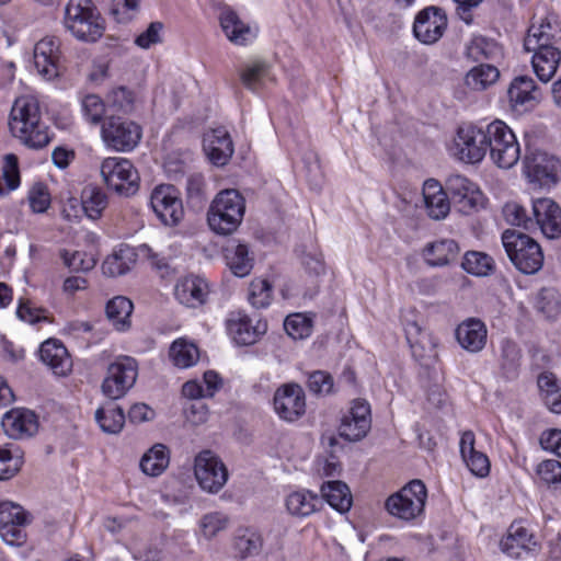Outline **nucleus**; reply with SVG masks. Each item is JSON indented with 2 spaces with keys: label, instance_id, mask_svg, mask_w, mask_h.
Here are the masks:
<instances>
[{
  "label": "nucleus",
  "instance_id": "nucleus-25",
  "mask_svg": "<svg viewBox=\"0 0 561 561\" xmlns=\"http://www.w3.org/2000/svg\"><path fill=\"white\" fill-rule=\"evenodd\" d=\"M508 100L516 111H530L542 100V92L527 76L515 78L508 88Z\"/></svg>",
  "mask_w": 561,
  "mask_h": 561
},
{
  "label": "nucleus",
  "instance_id": "nucleus-45",
  "mask_svg": "<svg viewBox=\"0 0 561 561\" xmlns=\"http://www.w3.org/2000/svg\"><path fill=\"white\" fill-rule=\"evenodd\" d=\"M133 309V302L128 298L116 296L106 304L105 312L116 330L125 331L130 327Z\"/></svg>",
  "mask_w": 561,
  "mask_h": 561
},
{
  "label": "nucleus",
  "instance_id": "nucleus-35",
  "mask_svg": "<svg viewBox=\"0 0 561 561\" xmlns=\"http://www.w3.org/2000/svg\"><path fill=\"white\" fill-rule=\"evenodd\" d=\"M319 503L318 495L306 489L291 491L284 499L287 513L297 518L313 514Z\"/></svg>",
  "mask_w": 561,
  "mask_h": 561
},
{
  "label": "nucleus",
  "instance_id": "nucleus-20",
  "mask_svg": "<svg viewBox=\"0 0 561 561\" xmlns=\"http://www.w3.org/2000/svg\"><path fill=\"white\" fill-rule=\"evenodd\" d=\"M274 409L285 421H295L306 411L305 393L300 386L288 383L279 387L274 394Z\"/></svg>",
  "mask_w": 561,
  "mask_h": 561
},
{
  "label": "nucleus",
  "instance_id": "nucleus-29",
  "mask_svg": "<svg viewBox=\"0 0 561 561\" xmlns=\"http://www.w3.org/2000/svg\"><path fill=\"white\" fill-rule=\"evenodd\" d=\"M456 339L459 345L467 352L479 353L486 345V325L480 319L468 318L457 327Z\"/></svg>",
  "mask_w": 561,
  "mask_h": 561
},
{
  "label": "nucleus",
  "instance_id": "nucleus-8",
  "mask_svg": "<svg viewBox=\"0 0 561 561\" xmlns=\"http://www.w3.org/2000/svg\"><path fill=\"white\" fill-rule=\"evenodd\" d=\"M453 154L465 163H479L488 151L486 126L462 124L457 128Z\"/></svg>",
  "mask_w": 561,
  "mask_h": 561
},
{
  "label": "nucleus",
  "instance_id": "nucleus-19",
  "mask_svg": "<svg viewBox=\"0 0 561 561\" xmlns=\"http://www.w3.org/2000/svg\"><path fill=\"white\" fill-rule=\"evenodd\" d=\"M527 176L541 186L556 184L561 176V161L547 152H536L525 160Z\"/></svg>",
  "mask_w": 561,
  "mask_h": 561
},
{
  "label": "nucleus",
  "instance_id": "nucleus-34",
  "mask_svg": "<svg viewBox=\"0 0 561 561\" xmlns=\"http://www.w3.org/2000/svg\"><path fill=\"white\" fill-rule=\"evenodd\" d=\"M531 57V66L537 78L543 82H549L556 75L560 60V50L552 47H541V49L534 50Z\"/></svg>",
  "mask_w": 561,
  "mask_h": 561
},
{
  "label": "nucleus",
  "instance_id": "nucleus-22",
  "mask_svg": "<svg viewBox=\"0 0 561 561\" xmlns=\"http://www.w3.org/2000/svg\"><path fill=\"white\" fill-rule=\"evenodd\" d=\"M203 149L208 160L216 167L226 165L234 152L233 141L225 127L206 131L203 139Z\"/></svg>",
  "mask_w": 561,
  "mask_h": 561
},
{
  "label": "nucleus",
  "instance_id": "nucleus-44",
  "mask_svg": "<svg viewBox=\"0 0 561 561\" xmlns=\"http://www.w3.org/2000/svg\"><path fill=\"white\" fill-rule=\"evenodd\" d=\"M321 494L329 505L340 513L347 512L352 506L351 491L341 481H328L321 486Z\"/></svg>",
  "mask_w": 561,
  "mask_h": 561
},
{
  "label": "nucleus",
  "instance_id": "nucleus-27",
  "mask_svg": "<svg viewBox=\"0 0 561 561\" xmlns=\"http://www.w3.org/2000/svg\"><path fill=\"white\" fill-rule=\"evenodd\" d=\"M209 294V285L206 279L199 276H186L178 280L174 287L176 300L191 308L205 304Z\"/></svg>",
  "mask_w": 561,
  "mask_h": 561
},
{
  "label": "nucleus",
  "instance_id": "nucleus-2",
  "mask_svg": "<svg viewBox=\"0 0 561 561\" xmlns=\"http://www.w3.org/2000/svg\"><path fill=\"white\" fill-rule=\"evenodd\" d=\"M64 26L76 39L95 43L104 34L105 21L92 0H69L65 8Z\"/></svg>",
  "mask_w": 561,
  "mask_h": 561
},
{
  "label": "nucleus",
  "instance_id": "nucleus-17",
  "mask_svg": "<svg viewBox=\"0 0 561 561\" xmlns=\"http://www.w3.org/2000/svg\"><path fill=\"white\" fill-rule=\"evenodd\" d=\"M446 187L463 213L476 211L484 206L483 193L463 175H449Z\"/></svg>",
  "mask_w": 561,
  "mask_h": 561
},
{
  "label": "nucleus",
  "instance_id": "nucleus-23",
  "mask_svg": "<svg viewBox=\"0 0 561 561\" xmlns=\"http://www.w3.org/2000/svg\"><path fill=\"white\" fill-rule=\"evenodd\" d=\"M534 229L540 231L549 239L561 234V209L550 198H539L533 203Z\"/></svg>",
  "mask_w": 561,
  "mask_h": 561
},
{
  "label": "nucleus",
  "instance_id": "nucleus-40",
  "mask_svg": "<svg viewBox=\"0 0 561 561\" xmlns=\"http://www.w3.org/2000/svg\"><path fill=\"white\" fill-rule=\"evenodd\" d=\"M500 78L497 67L490 64H480L471 68L465 76V85L476 92L485 91L496 83Z\"/></svg>",
  "mask_w": 561,
  "mask_h": 561
},
{
  "label": "nucleus",
  "instance_id": "nucleus-59",
  "mask_svg": "<svg viewBox=\"0 0 561 561\" xmlns=\"http://www.w3.org/2000/svg\"><path fill=\"white\" fill-rule=\"evenodd\" d=\"M139 0H112L111 13L119 23L130 21L138 11Z\"/></svg>",
  "mask_w": 561,
  "mask_h": 561
},
{
  "label": "nucleus",
  "instance_id": "nucleus-30",
  "mask_svg": "<svg viewBox=\"0 0 561 561\" xmlns=\"http://www.w3.org/2000/svg\"><path fill=\"white\" fill-rule=\"evenodd\" d=\"M68 204L73 214L65 207V217H78L79 210L82 209L89 218L98 219L107 205V197L100 188L87 187L82 192L81 204L77 198H70Z\"/></svg>",
  "mask_w": 561,
  "mask_h": 561
},
{
  "label": "nucleus",
  "instance_id": "nucleus-33",
  "mask_svg": "<svg viewBox=\"0 0 561 561\" xmlns=\"http://www.w3.org/2000/svg\"><path fill=\"white\" fill-rule=\"evenodd\" d=\"M39 357L55 375L65 376L71 370L72 360L67 348L58 340L45 341L41 345Z\"/></svg>",
  "mask_w": 561,
  "mask_h": 561
},
{
  "label": "nucleus",
  "instance_id": "nucleus-56",
  "mask_svg": "<svg viewBox=\"0 0 561 561\" xmlns=\"http://www.w3.org/2000/svg\"><path fill=\"white\" fill-rule=\"evenodd\" d=\"M550 25H531L524 41V47L527 51L541 49V47H552L550 41Z\"/></svg>",
  "mask_w": 561,
  "mask_h": 561
},
{
  "label": "nucleus",
  "instance_id": "nucleus-58",
  "mask_svg": "<svg viewBox=\"0 0 561 561\" xmlns=\"http://www.w3.org/2000/svg\"><path fill=\"white\" fill-rule=\"evenodd\" d=\"M21 465L22 457L18 449L12 451L7 448H0V480L10 479L20 470Z\"/></svg>",
  "mask_w": 561,
  "mask_h": 561
},
{
  "label": "nucleus",
  "instance_id": "nucleus-46",
  "mask_svg": "<svg viewBox=\"0 0 561 561\" xmlns=\"http://www.w3.org/2000/svg\"><path fill=\"white\" fill-rule=\"evenodd\" d=\"M95 420L103 432L117 434L125 424V414L119 407L107 404L96 410Z\"/></svg>",
  "mask_w": 561,
  "mask_h": 561
},
{
  "label": "nucleus",
  "instance_id": "nucleus-54",
  "mask_svg": "<svg viewBox=\"0 0 561 561\" xmlns=\"http://www.w3.org/2000/svg\"><path fill=\"white\" fill-rule=\"evenodd\" d=\"M59 255L65 266L72 272H88L96 264L93 255L81 251L70 252L69 250L64 249L60 251Z\"/></svg>",
  "mask_w": 561,
  "mask_h": 561
},
{
  "label": "nucleus",
  "instance_id": "nucleus-62",
  "mask_svg": "<svg viewBox=\"0 0 561 561\" xmlns=\"http://www.w3.org/2000/svg\"><path fill=\"white\" fill-rule=\"evenodd\" d=\"M16 316L20 320L30 324L46 320L43 309L36 308L30 300L22 298L19 300Z\"/></svg>",
  "mask_w": 561,
  "mask_h": 561
},
{
  "label": "nucleus",
  "instance_id": "nucleus-5",
  "mask_svg": "<svg viewBox=\"0 0 561 561\" xmlns=\"http://www.w3.org/2000/svg\"><path fill=\"white\" fill-rule=\"evenodd\" d=\"M488 150L491 160L500 168L510 169L520 158V147L513 130L502 121L486 125Z\"/></svg>",
  "mask_w": 561,
  "mask_h": 561
},
{
  "label": "nucleus",
  "instance_id": "nucleus-16",
  "mask_svg": "<svg viewBox=\"0 0 561 561\" xmlns=\"http://www.w3.org/2000/svg\"><path fill=\"white\" fill-rule=\"evenodd\" d=\"M226 330L230 339L238 345L254 344L267 330L265 321L252 319L242 311H232L226 319Z\"/></svg>",
  "mask_w": 561,
  "mask_h": 561
},
{
  "label": "nucleus",
  "instance_id": "nucleus-49",
  "mask_svg": "<svg viewBox=\"0 0 561 561\" xmlns=\"http://www.w3.org/2000/svg\"><path fill=\"white\" fill-rule=\"evenodd\" d=\"M273 299V286L265 278H255L249 285L248 300L257 309L266 308Z\"/></svg>",
  "mask_w": 561,
  "mask_h": 561
},
{
  "label": "nucleus",
  "instance_id": "nucleus-57",
  "mask_svg": "<svg viewBox=\"0 0 561 561\" xmlns=\"http://www.w3.org/2000/svg\"><path fill=\"white\" fill-rule=\"evenodd\" d=\"M27 199L33 213H45L50 206V194L44 183L37 182L28 191Z\"/></svg>",
  "mask_w": 561,
  "mask_h": 561
},
{
  "label": "nucleus",
  "instance_id": "nucleus-3",
  "mask_svg": "<svg viewBox=\"0 0 561 561\" xmlns=\"http://www.w3.org/2000/svg\"><path fill=\"white\" fill-rule=\"evenodd\" d=\"M244 211L245 202L242 195L233 188L222 190L209 206L208 226L217 234H231L242 222Z\"/></svg>",
  "mask_w": 561,
  "mask_h": 561
},
{
  "label": "nucleus",
  "instance_id": "nucleus-18",
  "mask_svg": "<svg viewBox=\"0 0 561 561\" xmlns=\"http://www.w3.org/2000/svg\"><path fill=\"white\" fill-rule=\"evenodd\" d=\"M219 23L228 41L238 46L252 44L259 35V26L256 24L243 21L230 8L221 10Z\"/></svg>",
  "mask_w": 561,
  "mask_h": 561
},
{
  "label": "nucleus",
  "instance_id": "nucleus-41",
  "mask_svg": "<svg viewBox=\"0 0 561 561\" xmlns=\"http://www.w3.org/2000/svg\"><path fill=\"white\" fill-rule=\"evenodd\" d=\"M466 56L472 61L500 60L503 58V48L495 41L483 36H474L466 46Z\"/></svg>",
  "mask_w": 561,
  "mask_h": 561
},
{
  "label": "nucleus",
  "instance_id": "nucleus-21",
  "mask_svg": "<svg viewBox=\"0 0 561 561\" xmlns=\"http://www.w3.org/2000/svg\"><path fill=\"white\" fill-rule=\"evenodd\" d=\"M447 27V18L444 12L436 8H426L421 11L414 21V36L423 44L436 43Z\"/></svg>",
  "mask_w": 561,
  "mask_h": 561
},
{
  "label": "nucleus",
  "instance_id": "nucleus-13",
  "mask_svg": "<svg viewBox=\"0 0 561 561\" xmlns=\"http://www.w3.org/2000/svg\"><path fill=\"white\" fill-rule=\"evenodd\" d=\"M33 62L42 79L46 81L58 79L62 72L60 41L56 37H44L37 42L34 47Z\"/></svg>",
  "mask_w": 561,
  "mask_h": 561
},
{
  "label": "nucleus",
  "instance_id": "nucleus-38",
  "mask_svg": "<svg viewBox=\"0 0 561 561\" xmlns=\"http://www.w3.org/2000/svg\"><path fill=\"white\" fill-rule=\"evenodd\" d=\"M263 536L254 528L239 529L232 543L236 556L242 560L257 556L263 550Z\"/></svg>",
  "mask_w": 561,
  "mask_h": 561
},
{
  "label": "nucleus",
  "instance_id": "nucleus-36",
  "mask_svg": "<svg viewBox=\"0 0 561 561\" xmlns=\"http://www.w3.org/2000/svg\"><path fill=\"white\" fill-rule=\"evenodd\" d=\"M240 80L247 89L257 92L268 82H273L274 76L267 62L263 60H252L242 67Z\"/></svg>",
  "mask_w": 561,
  "mask_h": 561
},
{
  "label": "nucleus",
  "instance_id": "nucleus-1",
  "mask_svg": "<svg viewBox=\"0 0 561 561\" xmlns=\"http://www.w3.org/2000/svg\"><path fill=\"white\" fill-rule=\"evenodd\" d=\"M9 127L16 138L31 148H43L49 142L39 101L34 94H22L14 100Z\"/></svg>",
  "mask_w": 561,
  "mask_h": 561
},
{
  "label": "nucleus",
  "instance_id": "nucleus-7",
  "mask_svg": "<svg viewBox=\"0 0 561 561\" xmlns=\"http://www.w3.org/2000/svg\"><path fill=\"white\" fill-rule=\"evenodd\" d=\"M142 128L136 122L111 116L101 126V138L105 147L117 152H129L140 142Z\"/></svg>",
  "mask_w": 561,
  "mask_h": 561
},
{
  "label": "nucleus",
  "instance_id": "nucleus-42",
  "mask_svg": "<svg viewBox=\"0 0 561 561\" xmlns=\"http://www.w3.org/2000/svg\"><path fill=\"white\" fill-rule=\"evenodd\" d=\"M169 356L174 366L190 368L197 364L199 350L194 342L180 337L171 344Z\"/></svg>",
  "mask_w": 561,
  "mask_h": 561
},
{
  "label": "nucleus",
  "instance_id": "nucleus-37",
  "mask_svg": "<svg viewBox=\"0 0 561 561\" xmlns=\"http://www.w3.org/2000/svg\"><path fill=\"white\" fill-rule=\"evenodd\" d=\"M137 256V248L133 249L128 245H121L104 260L102 271L111 277L121 276L130 271Z\"/></svg>",
  "mask_w": 561,
  "mask_h": 561
},
{
  "label": "nucleus",
  "instance_id": "nucleus-9",
  "mask_svg": "<svg viewBox=\"0 0 561 561\" xmlns=\"http://www.w3.org/2000/svg\"><path fill=\"white\" fill-rule=\"evenodd\" d=\"M427 491L421 480H412L386 501L387 511L394 517L412 520L424 511Z\"/></svg>",
  "mask_w": 561,
  "mask_h": 561
},
{
  "label": "nucleus",
  "instance_id": "nucleus-24",
  "mask_svg": "<svg viewBox=\"0 0 561 561\" xmlns=\"http://www.w3.org/2000/svg\"><path fill=\"white\" fill-rule=\"evenodd\" d=\"M4 433L13 439L33 436L38 430L36 414L25 408H14L5 412L1 420Z\"/></svg>",
  "mask_w": 561,
  "mask_h": 561
},
{
  "label": "nucleus",
  "instance_id": "nucleus-28",
  "mask_svg": "<svg viewBox=\"0 0 561 561\" xmlns=\"http://www.w3.org/2000/svg\"><path fill=\"white\" fill-rule=\"evenodd\" d=\"M460 253L458 243L453 239H439L425 244L421 256L430 267H445L457 261Z\"/></svg>",
  "mask_w": 561,
  "mask_h": 561
},
{
  "label": "nucleus",
  "instance_id": "nucleus-52",
  "mask_svg": "<svg viewBox=\"0 0 561 561\" xmlns=\"http://www.w3.org/2000/svg\"><path fill=\"white\" fill-rule=\"evenodd\" d=\"M105 110V102L96 94H87L81 99V113L83 118L92 125H98L102 122Z\"/></svg>",
  "mask_w": 561,
  "mask_h": 561
},
{
  "label": "nucleus",
  "instance_id": "nucleus-12",
  "mask_svg": "<svg viewBox=\"0 0 561 561\" xmlns=\"http://www.w3.org/2000/svg\"><path fill=\"white\" fill-rule=\"evenodd\" d=\"M150 205L157 217L165 226H178L184 217L180 193L173 185L157 186L151 193Z\"/></svg>",
  "mask_w": 561,
  "mask_h": 561
},
{
  "label": "nucleus",
  "instance_id": "nucleus-6",
  "mask_svg": "<svg viewBox=\"0 0 561 561\" xmlns=\"http://www.w3.org/2000/svg\"><path fill=\"white\" fill-rule=\"evenodd\" d=\"M100 172L107 188L118 195L128 197L139 190V173L127 158H105L101 163Z\"/></svg>",
  "mask_w": 561,
  "mask_h": 561
},
{
  "label": "nucleus",
  "instance_id": "nucleus-63",
  "mask_svg": "<svg viewBox=\"0 0 561 561\" xmlns=\"http://www.w3.org/2000/svg\"><path fill=\"white\" fill-rule=\"evenodd\" d=\"M309 390L317 394H329L333 389V378L330 374L318 370L313 371L308 379Z\"/></svg>",
  "mask_w": 561,
  "mask_h": 561
},
{
  "label": "nucleus",
  "instance_id": "nucleus-15",
  "mask_svg": "<svg viewBox=\"0 0 561 561\" xmlns=\"http://www.w3.org/2000/svg\"><path fill=\"white\" fill-rule=\"evenodd\" d=\"M28 515L13 502L0 503V537L10 546H21L26 538L24 531Z\"/></svg>",
  "mask_w": 561,
  "mask_h": 561
},
{
  "label": "nucleus",
  "instance_id": "nucleus-31",
  "mask_svg": "<svg viewBox=\"0 0 561 561\" xmlns=\"http://www.w3.org/2000/svg\"><path fill=\"white\" fill-rule=\"evenodd\" d=\"M422 195L424 208L430 218L442 220L449 214V199L436 180L430 179L424 182Z\"/></svg>",
  "mask_w": 561,
  "mask_h": 561
},
{
  "label": "nucleus",
  "instance_id": "nucleus-60",
  "mask_svg": "<svg viewBox=\"0 0 561 561\" xmlns=\"http://www.w3.org/2000/svg\"><path fill=\"white\" fill-rule=\"evenodd\" d=\"M541 481L547 484H557L561 482V462L556 459L541 461L536 469Z\"/></svg>",
  "mask_w": 561,
  "mask_h": 561
},
{
  "label": "nucleus",
  "instance_id": "nucleus-50",
  "mask_svg": "<svg viewBox=\"0 0 561 561\" xmlns=\"http://www.w3.org/2000/svg\"><path fill=\"white\" fill-rule=\"evenodd\" d=\"M107 105L114 111L129 114L136 105L135 93L126 87L113 88L106 95Z\"/></svg>",
  "mask_w": 561,
  "mask_h": 561
},
{
  "label": "nucleus",
  "instance_id": "nucleus-26",
  "mask_svg": "<svg viewBox=\"0 0 561 561\" xmlns=\"http://www.w3.org/2000/svg\"><path fill=\"white\" fill-rule=\"evenodd\" d=\"M501 550L512 558H522L524 553L535 552L539 543L526 527L513 524L500 541Z\"/></svg>",
  "mask_w": 561,
  "mask_h": 561
},
{
  "label": "nucleus",
  "instance_id": "nucleus-43",
  "mask_svg": "<svg viewBox=\"0 0 561 561\" xmlns=\"http://www.w3.org/2000/svg\"><path fill=\"white\" fill-rule=\"evenodd\" d=\"M227 265L238 277L247 276L252 270V257L249 255V249L242 243H230L225 249Z\"/></svg>",
  "mask_w": 561,
  "mask_h": 561
},
{
  "label": "nucleus",
  "instance_id": "nucleus-11",
  "mask_svg": "<svg viewBox=\"0 0 561 561\" xmlns=\"http://www.w3.org/2000/svg\"><path fill=\"white\" fill-rule=\"evenodd\" d=\"M138 375V366L134 358L121 356L107 367L106 376L102 383L104 396L117 400L126 394L134 386Z\"/></svg>",
  "mask_w": 561,
  "mask_h": 561
},
{
  "label": "nucleus",
  "instance_id": "nucleus-61",
  "mask_svg": "<svg viewBox=\"0 0 561 561\" xmlns=\"http://www.w3.org/2000/svg\"><path fill=\"white\" fill-rule=\"evenodd\" d=\"M138 256L147 260L148 263L161 273L162 276L169 273V262L164 256H161L150 245L144 243L137 247Z\"/></svg>",
  "mask_w": 561,
  "mask_h": 561
},
{
  "label": "nucleus",
  "instance_id": "nucleus-32",
  "mask_svg": "<svg viewBox=\"0 0 561 561\" xmlns=\"http://www.w3.org/2000/svg\"><path fill=\"white\" fill-rule=\"evenodd\" d=\"M474 434L466 431L460 437V454L468 469L477 477L484 478L490 472V460L488 456L474 448Z\"/></svg>",
  "mask_w": 561,
  "mask_h": 561
},
{
  "label": "nucleus",
  "instance_id": "nucleus-55",
  "mask_svg": "<svg viewBox=\"0 0 561 561\" xmlns=\"http://www.w3.org/2000/svg\"><path fill=\"white\" fill-rule=\"evenodd\" d=\"M503 217L508 225L522 227L525 230H534L533 218L526 209L516 202H508L503 206Z\"/></svg>",
  "mask_w": 561,
  "mask_h": 561
},
{
  "label": "nucleus",
  "instance_id": "nucleus-47",
  "mask_svg": "<svg viewBox=\"0 0 561 561\" xmlns=\"http://www.w3.org/2000/svg\"><path fill=\"white\" fill-rule=\"evenodd\" d=\"M461 266L467 273L474 276H488L494 270V262L485 253L471 251L465 254Z\"/></svg>",
  "mask_w": 561,
  "mask_h": 561
},
{
  "label": "nucleus",
  "instance_id": "nucleus-64",
  "mask_svg": "<svg viewBox=\"0 0 561 561\" xmlns=\"http://www.w3.org/2000/svg\"><path fill=\"white\" fill-rule=\"evenodd\" d=\"M539 310L547 318H554L560 312V301L553 290H542L538 299Z\"/></svg>",
  "mask_w": 561,
  "mask_h": 561
},
{
  "label": "nucleus",
  "instance_id": "nucleus-4",
  "mask_svg": "<svg viewBox=\"0 0 561 561\" xmlns=\"http://www.w3.org/2000/svg\"><path fill=\"white\" fill-rule=\"evenodd\" d=\"M502 243L510 260L522 273L535 274L542 267L543 253L533 238L507 229L502 233Z\"/></svg>",
  "mask_w": 561,
  "mask_h": 561
},
{
  "label": "nucleus",
  "instance_id": "nucleus-51",
  "mask_svg": "<svg viewBox=\"0 0 561 561\" xmlns=\"http://www.w3.org/2000/svg\"><path fill=\"white\" fill-rule=\"evenodd\" d=\"M21 184L16 158L7 156L0 176V197H5Z\"/></svg>",
  "mask_w": 561,
  "mask_h": 561
},
{
  "label": "nucleus",
  "instance_id": "nucleus-14",
  "mask_svg": "<svg viewBox=\"0 0 561 561\" xmlns=\"http://www.w3.org/2000/svg\"><path fill=\"white\" fill-rule=\"evenodd\" d=\"M371 427V412L369 403L364 399L352 401L350 410L341 420L339 434L348 442L363 439Z\"/></svg>",
  "mask_w": 561,
  "mask_h": 561
},
{
  "label": "nucleus",
  "instance_id": "nucleus-53",
  "mask_svg": "<svg viewBox=\"0 0 561 561\" xmlns=\"http://www.w3.org/2000/svg\"><path fill=\"white\" fill-rule=\"evenodd\" d=\"M229 524V518L227 515L219 512H211L205 514L199 519V529L202 536L210 540L215 538L219 533L224 531Z\"/></svg>",
  "mask_w": 561,
  "mask_h": 561
},
{
  "label": "nucleus",
  "instance_id": "nucleus-48",
  "mask_svg": "<svg viewBox=\"0 0 561 561\" xmlns=\"http://www.w3.org/2000/svg\"><path fill=\"white\" fill-rule=\"evenodd\" d=\"M287 334L294 340H302L311 335L313 319L308 313L289 314L284 321Z\"/></svg>",
  "mask_w": 561,
  "mask_h": 561
},
{
  "label": "nucleus",
  "instance_id": "nucleus-39",
  "mask_svg": "<svg viewBox=\"0 0 561 561\" xmlns=\"http://www.w3.org/2000/svg\"><path fill=\"white\" fill-rule=\"evenodd\" d=\"M170 463V450L163 444H154L140 458L139 467L148 477L161 476Z\"/></svg>",
  "mask_w": 561,
  "mask_h": 561
},
{
  "label": "nucleus",
  "instance_id": "nucleus-10",
  "mask_svg": "<svg viewBox=\"0 0 561 561\" xmlns=\"http://www.w3.org/2000/svg\"><path fill=\"white\" fill-rule=\"evenodd\" d=\"M194 476L203 491L217 493L226 485L229 473L219 456L203 450L194 458Z\"/></svg>",
  "mask_w": 561,
  "mask_h": 561
}]
</instances>
